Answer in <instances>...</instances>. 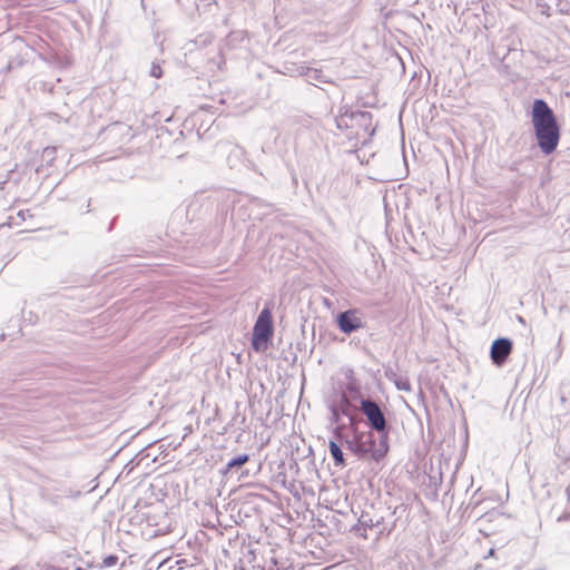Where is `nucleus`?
I'll return each instance as SVG.
<instances>
[{"label":"nucleus","instance_id":"obj_3","mask_svg":"<svg viewBox=\"0 0 570 570\" xmlns=\"http://www.w3.org/2000/svg\"><path fill=\"white\" fill-rule=\"evenodd\" d=\"M355 451L362 454H370L375 461H379L386 454L387 444L382 443L376 448L373 433L363 432L356 436Z\"/></svg>","mask_w":570,"mask_h":570},{"label":"nucleus","instance_id":"obj_8","mask_svg":"<svg viewBox=\"0 0 570 570\" xmlns=\"http://www.w3.org/2000/svg\"><path fill=\"white\" fill-rule=\"evenodd\" d=\"M249 460V456L248 454H242V455H238L237 458H234L233 460H230L228 463H227V472L229 470H232L233 468L235 466H242L244 465L245 463H247Z\"/></svg>","mask_w":570,"mask_h":570},{"label":"nucleus","instance_id":"obj_6","mask_svg":"<svg viewBox=\"0 0 570 570\" xmlns=\"http://www.w3.org/2000/svg\"><path fill=\"white\" fill-rule=\"evenodd\" d=\"M337 324L340 330L345 334H350L363 326L361 317L354 309L341 313L337 318Z\"/></svg>","mask_w":570,"mask_h":570},{"label":"nucleus","instance_id":"obj_2","mask_svg":"<svg viewBox=\"0 0 570 570\" xmlns=\"http://www.w3.org/2000/svg\"><path fill=\"white\" fill-rule=\"evenodd\" d=\"M273 335V315L269 308H264L259 313L253 328L252 347L256 352H265L271 344Z\"/></svg>","mask_w":570,"mask_h":570},{"label":"nucleus","instance_id":"obj_5","mask_svg":"<svg viewBox=\"0 0 570 570\" xmlns=\"http://www.w3.org/2000/svg\"><path fill=\"white\" fill-rule=\"evenodd\" d=\"M512 352V342L509 338H498L491 345V360L501 366L505 363L507 358Z\"/></svg>","mask_w":570,"mask_h":570},{"label":"nucleus","instance_id":"obj_7","mask_svg":"<svg viewBox=\"0 0 570 570\" xmlns=\"http://www.w3.org/2000/svg\"><path fill=\"white\" fill-rule=\"evenodd\" d=\"M328 449L332 458L334 459V464L341 468L345 466V459L338 444L334 441H330Z\"/></svg>","mask_w":570,"mask_h":570},{"label":"nucleus","instance_id":"obj_1","mask_svg":"<svg viewBox=\"0 0 570 570\" xmlns=\"http://www.w3.org/2000/svg\"><path fill=\"white\" fill-rule=\"evenodd\" d=\"M531 117L538 146L543 154H552L560 141V129L552 109L544 100L535 99Z\"/></svg>","mask_w":570,"mask_h":570},{"label":"nucleus","instance_id":"obj_4","mask_svg":"<svg viewBox=\"0 0 570 570\" xmlns=\"http://www.w3.org/2000/svg\"><path fill=\"white\" fill-rule=\"evenodd\" d=\"M361 410L374 430L377 432L385 431L386 421L384 414L375 402L371 400H363L361 402Z\"/></svg>","mask_w":570,"mask_h":570},{"label":"nucleus","instance_id":"obj_9","mask_svg":"<svg viewBox=\"0 0 570 570\" xmlns=\"http://www.w3.org/2000/svg\"><path fill=\"white\" fill-rule=\"evenodd\" d=\"M118 561V558L116 556H108L107 558L104 559V564L106 567H112L117 563Z\"/></svg>","mask_w":570,"mask_h":570}]
</instances>
